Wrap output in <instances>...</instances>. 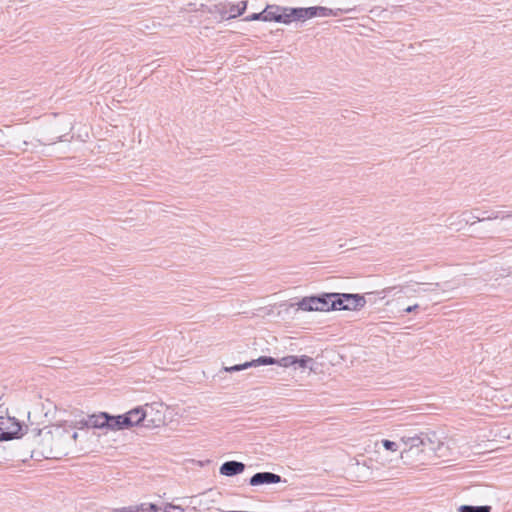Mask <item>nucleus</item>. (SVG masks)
<instances>
[{"label": "nucleus", "instance_id": "21", "mask_svg": "<svg viewBox=\"0 0 512 512\" xmlns=\"http://www.w3.org/2000/svg\"><path fill=\"white\" fill-rule=\"evenodd\" d=\"M247 8V1H241L237 5H232L230 8L231 15L228 18H235L242 15Z\"/></svg>", "mask_w": 512, "mask_h": 512}, {"label": "nucleus", "instance_id": "4", "mask_svg": "<svg viewBox=\"0 0 512 512\" xmlns=\"http://www.w3.org/2000/svg\"><path fill=\"white\" fill-rule=\"evenodd\" d=\"M401 441L405 445V448L401 451V459L405 463L424 464L428 460L426 454L422 452V444L418 443L420 439L417 434L414 436H403Z\"/></svg>", "mask_w": 512, "mask_h": 512}, {"label": "nucleus", "instance_id": "25", "mask_svg": "<svg viewBox=\"0 0 512 512\" xmlns=\"http://www.w3.org/2000/svg\"><path fill=\"white\" fill-rule=\"evenodd\" d=\"M163 512H184V508H182L180 505L167 503L164 505Z\"/></svg>", "mask_w": 512, "mask_h": 512}, {"label": "nucleus", "instance_id": "2", "mask_svg": "<svg viewBox=\"0 0 512 512\" xmlns=\"http://www.w3.org/2000/svg\"><path fill=\"white\" fill-rule=\"evenodd\" d=\"M160 422L161 419L148 420V410L137 407L122 415H111L110 430H124L133 426H151Z\"/></svg>", "mask_w": 512, "mask_h": 512}, {"label": "nucleus", "instance_id": "31", "mask_svg": "<svg viewBox=\"0 0 512 512\" xmlns=\"http://www.w3.org/2000/svg\"><path fill=\"white\" fill-rule=\"evenodd\" d=\"M138 418H139V417H138V416H136V415H133V416H132V419H133V420H136V419H138Z\"/></svg>", "mask_w": 512, "mask_h": 512}, {"label": "nucleus", "instance_id": "14", "mask_svg": "<svg viewBox=\"0 0 512 512\" xmlns=\"http://www.w3.org/2000/svg\"><path fill=\"white\" fill-rule=\"evenodd\" d=\"M474 211H480V210L478 208H476V209H473L472 211H470V216H468V218H469L468 225H470V226H473L476 222H484V221L497 220V219L505 220V219L512 218L511 213H504L501 211H493V213L491 215H487V217H480V215H476L474 213Z\"/></svg>", "mask_w": 512, "mask_h": 512}, {"label": "nucleus", "instance_id": "24", "mask_svg": "<svg viewBox=\"0 0 512 512\" xmlns=\"http://www.w3.org/2000/svg\"><path fill=\"white\" fill-rule=\"evenodd\" d=\"M256 20H261V21H265V12L264 10L260 13H253L247 17L244 18V21H256Z\"/></svg>", "mask_w": 512, "mask_h": 512}, {"label": "nucleus", "instance_id": "16", "mask_svg": "<svg viewBox=\"0 0 512 512\" xmlns=\"http://www.w3.org/2000/svg\"><path fill=\"white\" fill-rule=\"evenodd\" d=\"M292 13L294 14V16H296V19H299V21H305L313 17H318L317 6L307 8H296L292 11Z\"/></svg>", "mask_w": 512, "mask_h": 512}, {"label": "nucleus", "instance_id": "5", "mask_svg": "<svg viewBox=\"0 0 512 512\" xmlns=\"http://www.w3.org/2000/svg\"><path fill=\"white\" fill-rule=\"evenodd\" d=\"M297 361V356L294 355H288L285 357H282L281 359H275L271 356H260L257 359L245 362L243 364H237L231 367H225L224 370L226 372H238L245 370L250 367H257L260 365H279L282 367H290L292 365H295Z\"/></svg>", "mask_w": 512, "mask_h": 512}, {"label": "nucleus", "instance_id": "12", "mask_svg": "<svg viewBox=\"0 0 512 512\" xmlns=\"http://www.w3.org/2000/svg\"><path fill=\"white\" fill-rule=\"evenodd\" d=\"M246 465L243 462L230 460L222 463L219 473L226 477H233L245 471Z\"/></svg>", "mask_w": 512, "mask_h": 512}, {"label": "nucleus", "instance_id": "9", "mask_svg": "<svg viewBox=\"0 0 512 512\" xmlns=\"http://www.w3.org/2000/svg\"><path fill=\"white\" fill-rule=\"evenodd\" d=\"M110 419L111 415L109 413L100 412L99 414L89 415L86 419L81 420L80 423L87 428H106L110 430Z\"/></svg>", "mask_w": 512, "mask_h": 512}, {"label": "nucleus", "instance_id": "30", "mask_svg": "<svg viewBox=\"0 0 512 512\" xmlns=\"http://www.w3.org/2000/svg\"><path fill=\"white\" fill-rule=\"evenodd\" d=\"M493 212L483 211L480 215V217H487V215H491Z\"/></svg>", "mask_w": 512, "mask_h": 512}, {"label": "nucleus", "instance_id": "13", "mask_svg": "<svg viewBox=\"0 0 512 512\" xmlns=\"http://www.w3.org/2000/svg\"><path fill=\"white\" fill-rule=\"evenodd\" d=\"M336 293H322L316 296V303L319 304L318 311L337 310V304H341L336 300Z\"/></svg>", "mask_w": 512, "mask_h": 512}, {"label": "nucleus", "instance_id": "17", "mask_svg": "<svg viewBox=\"0 0 512 512\" xmlns=\"http://www.w3.org/2000/svg\"><path fill=\"white\" fill-rule=\"evenodd\" d=\"M265 22L274 21L280 22L281 19V6L278 5H267L264 9Z\"/></svg>", "mask_w": 512, "mask_h": 512}, {"label": "nucleus", "instance_id": "7", "mask_svg": "<svg viewBox=\"0 0 512 512\" xmlns=\"http://www.w3.org/2000/svg\"><path fill=\"white\" fill-rule=\"evenodd\" d=\"M0 427V442L21 438L23 433L22 424L15 417H3Z\"/></svg>", "mask_w": 512, "mask_h": 512}, {"label": "nucleus", "instance_id": "3", "mask_svg": "<svg viewBox=\"0 0 512 512\" xmlns=\"http://www.w3.org/2000/svg\"><path fill=\"white\" fill-rule=\"evenodd\" d=\"M78 433L72 427H56L52 432L51 450L57 456H67L77 452Z\"/></svg>", "mask_w": 512, "mask_h": 512}, {"label": "nucleus", "instance_id": "20", "mask_svg": "<svg viewBox=\"0 0 512 512\" xmlns=\"http://www.w3.org/2000/svg\"><path fill=\"white\" fill-rule=\"evenodd\" d=\"M492 508L489 505L472 506V505H461L458 508V512H491Z\"/></svg>", "mask_w": 512, "mask_h": 512}, {"label": "nucleus", "instance_id": "6", "mask_svg": "<svg viewBox=\"0 0 512 512\" xmlns=\"http://www.w3.org/2000/svg\"><path fill=\"white\" fill-rule=\"evenodd\" d=\"M418 438L420 439L418 443L422 444V452L426 454L428 460L432 457L441 458L446 456L443 452L445 445L436 432L420 433Z\"/></svg>", "mask_w": 512, "mask_h": 512}, {"label": "nucleus", "instance_id": "15", "mask_svg": "<svg viewBox=\"0 0 512 512\" xmlns=\"http://www.w3.org/2000/svg\"><path fill=\"white\" fill-rule=\"evenodd\" d=\"M164 506H158L153 503H142L135 507H125L115 512H163Z\"/></svg>", "mask_w": 512, "mask_h": 512}, {"label": "nucleus", "instance_id": "22", "mask_svg": "<svg viewBox=\"0 0 512 512\" xmlns=\"http://www.w3.org/2000/svg\"><path fill=\"white\" fill-rule=\"evenodd\" d=\"M145 409L148 410V420L161 419V422L159 424L145 426L146 428H156V427H160L162 424H164V416L160 412H156L155 415H153V408L151 406H147Z\"/></svg>", "mask_w": 512, "mask_h": 512}, {"label": "nucleus", "instance_id": "10", "mask_svg": "<svg viewBox=\"0 0 512 512\" xmlns=\"http://www.w3.org/2000/svg\"><path fill=\"white\" fill-rule=\"evenodd\" d=\"M282 480L281 476L272 472H257L249 479V485L256 487L261 485L277 484Z\"/></svg>", "mask_w": 512, "mask_h": 512}, {"label": "nucleus", "instance_id": "29", "mask_svg": "<svg viewBox=\"0 0 512 512\" xmlns=\"http://www.w3.org/2000/svg\"><path fill=\"white\" fill-rule=\"evenodd\" d=\"M417 308H418L417 304L408 306L407 308L404 309V312L411 313V312L415 311Z\"/></svg>", "mask_w": 512, "mask_h": 512}, {"label": "nucleus", "instance_id": "26", "mask_svg": "<svg viewBox=\"0 0 512 512\" xmlns=\"http://www.w3.org/2000/svg\"><path fill=\"white\" fill-rule=\"evenodd\" d=\"M382 444L386 450L396 451L398 449L397 443L391 440L385 439L382 441Z\"/></svg>", "mask_w": 512, "mask_h": 512}, {"label": "nucleus", "instance_id": "23", "mask_svg": "<svg viewBox=\"0 0 512 512\" xmlns=\"http://www.w3.org/2000/svg\"><path fill=\"white\" fill-rule=\"evenodd\" d=\"M309 363H313V359L311 357L306 356V355L297 357L296 364H298L301 368H306Z\"/></svg>", "mask_w": 512, "mask_h": 512}, {"label": "nucleus", "instance_id": "28", "mask_svg": "<svg viewBox=\"0 0 512 512\" xmlns=\"http://www.w3.org/2000/svg\"><path fill=\"white\" fill-rule=\"evenodd\" d=\"M352 9H341V8H338V9H332V13H331V16H339L341 15L342 13H349Z\"/></svg>", "mask_w": 512, "mask_h": 512}, {"label": "nucleus", "instance_id": "8", "mask_svg": "<svg viewBox=\"0 0 512 512\" xmlns=\"http://www.w3.org/2000/svg\"><path fill=\"white\" fill-rule=\"evenodd\" d=\"M336 300L341 304H337V310H358L365 306L366 299L360 294L336 293Z\"/></svg>", "mask_w": 512, "mask_h": 512}, {"label": "nucleus", "instance_id": "27", "mask_svg": "<svg viewBox=\"0 0 512 512\" xmlns=\"http://www.w3.org/2000/svg\"><path fill=\"white\" fill-rule=\"evenodd\" d=\"M317 11H318V17H328V16H331V13H332V9L322 7V6H317Z\"/></svg>", "mask_w": 512, "mask_h": 512}, {"label": "nucleus", "instance_id": "1", "mask_svg": "<svg viewBox=\"0 0 512 512\" xmlns=\"http://www.w3.org/2000/svg\"><path fill=\"white\" fill-rule=\"evenodd\" d=\"M160 422L161 419L148 420V410L137 407L122 415H111L110 430H124L133 426H151Z\"/></svg>", "mask_w": 512, "mask_h": 512}, {"label": "nucleus", "instance_id": "18", "mask_svg": "<svg viewBox=\"0 0 512 512\" xmlns=\"http://www.w3.org/2000/svg\"><path fill=\"white\" fill-rule=\"evenodd\" d=\"M297 306L303 311H318L319 304L316 303V296H309L302 298Z\"/></svg>", "mask_w": 512, "mask_h": 512}, {"label": "nucleus", "instance_id": "19", "mask_svg": "<svg viewBox=\"0 0 512 512\" xmlns=\"http://www.w3.org/2000/svg\"><path fill=\"white\" fill-rule=\"evenodd\" d=\"M295 8L281 6V19L279 23L290 24L292 21H299L292 13Z\"/></svg>", "mask_w": 512, "mask_h": 512}, {"label": "nucleus", "instance_id": "11", "mask_svg": "<svg viewBox=\"0 0 512 512\" xmlns=\"http://www.w3.org/2000/svg\"><path fill=\"white\" fill-rule=\"evenodd\" d=\"M470 211L465 210L461 213H451L446 219V226L455 231H461L465 226L469 224Z\"/></svg>", "mask_w": 512, "mask_h": 512}]
</instances>
